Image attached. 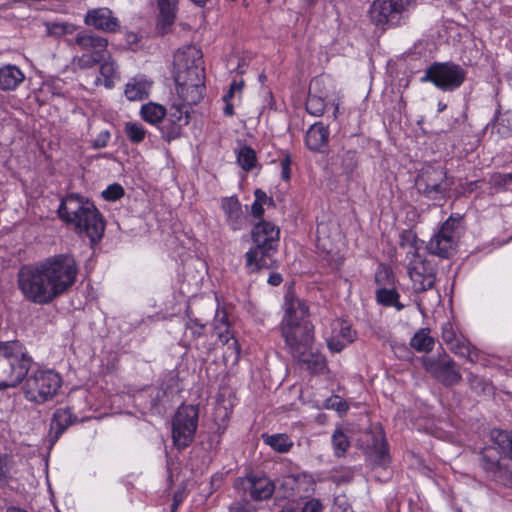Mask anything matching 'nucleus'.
Here are the masks:
<instances>
[{
  "label": "nucleus",
  "mask_w": 512,
  "mask_h": 512,
  "mask_svg": "<svg viewBox=\"0 0 512 512\" xmlns=\"http://www.w3.org/2000/svg\"><path fill=\"white\" fill-rule=\"evenodd\" d=\"M58 214L66 224H103L95 205L77 194H70L62 199Z\"/></svg>",
  "instance_id": "0eeeda50"
},
{
  "label": "nucleus",
  "mask_w": 512,
  "mask_h": 512,
  "mask_svg": "<svg viewBox=\"0 0 512 512\" xmlns=\"http://www.w3.org/2000/svg\"><path fill=\"white\" fill-rule=\"evenodd\" d=\"M364 439H361L366 443L367 449L373 450L376 454V462L380 465L385 464L388 461V450L384 443V437L379 432L374 434L372 432H366L363 435Z\"/></svg>",
  "instance_id": "4be33fe9"
},
{
  "label": "nucleus",
  "mask_w": 512,
  "mask_h": 512,
  "mask_svg": "<svg viewBox=\"0 0 512 512\" xmlns=\"http://www.w3.org/2000/svg\"><path fill=\"white\" fill-rule=\"evenodd\" d=\"M250 495L255 500H264L272 496L274 484L267 477L248 478Z\"/></svg>",
  "instance_id": "b1692460"
},
{
  "label": "nucleus",
  "mask_w": 512,
  "mask_h": 512,
  "mask_svg": "<svg viewBox=\"0 0 512 512\" xmlns=\"http://www.w3.org/2000/svg\"><path fill=\"white\" fill-rule=\"evenodd\" d=\"M306 110L311 115L321 116L325 110V102L321 97L309 94L306 101Z\"/></svg>",
  "instance_id": "c03bdc74"
},
{
  "label": "nucleus",
  "mask_w": 512,
  "mask_h": 512,
  "mask_svg": "<svg viewBox=\"0 0 512 512\" xmlns=\"http://www.w3.org/2000/svg\"><path fill=\"white\" fill-rule=\"evenodd\" d=\"M230 511L231 512H245V509L241 505L236 504V505L230 506Z\"/></svg>",
  "instance_id": "774afa93"
},
{
  "label": "nucleus",
  "mask_w": 512,
  "mask_h": 512,
  "mask_svg": "<svg viewBox=\"0 0 512 512\" xmlns=\"http://www.w3.org/2000/svg\"><path fill=\"white\" fill-rule=\"evenodd\" d=\"M264 213L263 206L257 202V200L254 201V203L251 206V214L255 219H261Z\"/></svg>",
  "instance_id": "680f3d73"
},
{
  "label": "nucleus",
  "mask_w": 512,
  "mask_h": 512,
  "mask_svg": "<svg viewBox=\"0 0 512 512\" xmlns=\"http://www.w3.org/2000/svg\"><path fill=\"white\" fill-rule=\"evenodd\" d=\"M109 132L105 131L101 133L93 142V146L95 148H103L107 145L108 139H109Z\"/></svg>",
  "instance_id": "052dcab7"
},
{
  "label": "nucleus",
  "mask_w": 512,
  "mask_h": 512,
  "mask_svg": "<svg viewBox=\"0 0 512 512\" xmlns=\"http://www.w3.org/2000/svg\"><path fill=\"white\" fill-rule=\"evenodd\" d=\"M100 64L101 77L95 79V84L100 85L103 83L106 88L110 89L114 87V79L117 77V65L114 61L109 60L107 56H105V60Z\"/></svg>",
  "instance_id": "c756f323"
},
{
  "label": "nucleus",
  "mask_w": 512,
  "mask_h": 512,
  "mask_svg": "<svg viewBox=\"0 0 512 512\" xmlns=\"http://www.w3.org/2000/svg\"><path fill=\"white\" fill-rule=\"evenodd\" d=\"M281 336L291 356L307 369L320 372L325 368V357L314 347V325L309 320L308 306L304 301L287 300Z\"/></svg>",
  "instance_id": "f03ea898"
},
{
  "label": "nucleus",
  "mask_w": 512,
  "mask_h": 512,
  "mask_svg": "<svg viewBox=\"0 0 512 512\" xmlns=\"http://www.w3.org/2000/svg\"><path fill=\"white\" fill-rule=\"evenodd\" d=\"M466 77L465 70L453 62H435L425 70L422 82H432L443 91L460 87Z\"/></svg>",
  "instance_id": "6e6552de"
},
{
  "label": "nucleus",
  "mask_w": 512,
  "mask_h": 512,
  "mask_svg": "<svg viewBox=\"0 0 512 512\" xmlns=\"http://www.w3.org/2000/svg\"><path fill=\"white\" fill-rule=\"evenodd\" d=\"M205 84L202 83L199 86H180L177 87L179 96L189 105L197 104L203 98V91Z\"/></svg>",
  "instance_id": "473e14b6"
},
{
  "label": "nucleus",
  "mask_w": 512,
  "mask_h": 512,
  "mask_svg": "<svg viewBox=\"0 0 512 512\" xmlns=\"http://www.w3.org/2000/svg\"><path fill=\"white\" fill-rule=\"evenodd\" d=\"M459 334L456 332V330L453 327V324L450 322H446L442 326V341L449 345Z\"/></svg>",
  "instance_id": "603ef678"
},
{
  "label": "nucleus",
  "mask_w": 512,
  "mask_h": 512,
  "mask_svg": "<svg viewBox=\"0 0 512 512\" xmlns=\"http://www.w3.org/2000/svg\"><path fill=\"white\" fill-rule=\"evenodd\" d=\"M430 330L422 328L410 340V346L418 352H430L434 347V338L429 335Z\"/></svg>",
  "instance_id": "7c9ffc66"
},
{
  "label": "nucleus",
  "mask_w": 512,
  "mask_h": 512,
  "mask_svg": "<svg viewBox=\"0 0 512 512\" xmlns=\"http://www.w3.org/2000/svg\"><path fill=\"white\" fill-rule=\"evenodd\" d=\"M413 0H374L369 10L371 22L382 30L400 23Z\"/></svg>",
  "instance_id": "9b49d317"
},
{
  "label": "nucleus",
  "mask_w": 512,
  "mask_h": 512,
  "mask_svg": "<svg viewBox=\"0 0 512 512\" xmlns=\"http://www.w3.org/2000/svg\"><path fill=\"white\" fill-rule=\"evenodd\" d=\"M278 512H297V508L293 503H287Z\"/></svg>",
  "instance_id": "69168bd1"
},
{
  "label": "nucleus",
  "mask_w": 512,
  "mask_h": 512,
  "mask_svg": "<svg viewBox=\"0 0 512 512\" xmlns=\"http://www.w3.org/2000/svg\"><path fill=\"white\" fill-rule=\"evenodd\" d=\"M290 165H291V161L288 157L284 158L281 161V169H282L281 174H282V178L284 180H289L291 177Z\"/></svg>",
  "instance_id": "bf43d9fd"
},
{
  "label": "nucleus",
  "mask_w": 512,
  "mask_h": 512,
  "mask_svg": "<svg viewBox=\"0 0 512 512\" xmlns=\"http://www.w3.org/2000/svg\"><path fill=\"white\" fill-rule=\"evenodd\" d=\"M235 91H236V81L231 83L229 91L224 95V97H223L224 102H229L230 99L234 96Z\"/></svg>",
  "instance_id": "0e129e2a"
},
{
  "label": "nucleus",
  "mask_w": 512,
  "mask_h": 512,
  "mask_svg": "<svg viewBox=\"0 0 512 512\" xmlns=\"http://www.w3.org/2000/svg\"><path fill=\"white\" fill-rule=\"evenodd\" d=\"M332 444L334 448L335 455L337 457H342L345 455L348 447L349 441L347 436L343 433L341 429H336L332 435Z\"/></svg>",
  "instance_id": "79ce46f5"
},
{
  "label": "nucleus",
  "mask_w": 512,
  "mask_h": 512,
  "mask_svg": "<svg viewBox=\"0 0 512 512\" xmlns=\"http://www.w3.org/2000/svg\"><path fill=\"white\" fill-rule=\"evenodd\" d=\"M490 182L495 187L504 188L508 184L512 183V173H508V174L495 173L491 176Z\"/></svg>",
  "instance_id": "3c124183"
},
{
  "label": "nucleus",
  "mask_w": 512,
  "mask_h": 512,
  "mask_svg": "<svg viewBox=\"0 0 512 512\" xmlns=\"http://www.w3.org/2000/svg\"><path fill=\"white\" fill-rule=\"evenodd\" d=\"M447 347L452 353L465 358L472 364L477 363L483 358L482 352L472 346L462 334L458 335Z\"/></svg>",
  "instance_id": "a211bd4d"
},
{
  "label": "nucleus",
  "mask_w": 512,
  "mask_h": 512,
  "mask_svg": "<svg viewBox=\"0 0 512 512\" xmlns=\"http://www.w3.org/2000/svg\"><path fill=\"white\" fill-rule=\"evenodd\" d=\"M452 183L447 178L445 168L427 165L423 167L416 179L420 193L431 200L443 199L451 189Z\"/></svg>",
  "instance_id": "1a4fd4ad"
},
{
  "label": "nucleus",
  "mask_w": 512,
  "mask_h": 512,
  "mask_svg": "<svg viewBox=\"0 0 512 512\" xmlns=\"http://www.w3.org/2000/svg\"><path fill=\"white\" fill-rule=\"evenodd\" d=\"M105 58L97 57L88 53H84L81 56H75L72 60V64L75 69L85 70L94 67L104 61Z\"/></svg>",
  "instance_id": "a19ab883"
},
{
  "label": "nucleus",
  "mask_w": 512,
  "mask_h": 512,
  "mask_svg": "<svg viewBox=\"0 0 512 512\" xmlns=\"http://www.w3.org/2000/svg\"><path fill=\"white\" fill-rule=\"evenodd\" d=\"M264 441L267 445L272 447L275 451L280 453H285L289 451L292 446V442L289 440L288 436L284 434H276V435H264Z\"/></svg>",
  "instance_id": "c9c22d12"
},
{
  "label": "nucleus",
  "mask_w": 512,
  "mask_h": 512,
  "mask_svg": "<svg viewBox=\"0 0 512 512\" xmlns=\"http://www.w3.org/2000/svg\"><path fill=\"white\" fill-rule=\"evenodd\" d=\"M483 469L497 483L512 486V471L509 469L506 458H498L494 448H485L481 453Z\"/></svg>",
  "instance_id": "ddd939ff"
},
{
  "label": "nucleus",
  "mask_w": 512,
  "mask_h": 512,
  "mask_svg": "<svg viewBox=\"0 0 512 512\" xmlns=\"http://www.w3.org/2000/svg\"><path fill=\"white\" fill-rule=\"evenodd\" d=\"M104 228L105 226H75V232L81 239L87 238L93 247L103 237Z\"/></svg>",
  "instance_id": "72a5a7b5"
},
{
  "label": "nucleus",
  "mask_w": 512,
  "mask_h": 512,
  "mask_svg": "<svg viewBox=\"0 0 512 512\" xmlns=\"http://www.w3.org/2000/svg\"><path fill=\"white\" fill-rule=\"evenodd\" d=\"M422 363L424 369L446 387L456 386L462 381L458 364L445 351L423 357Z\"/></svg>",
  "instance_id": "9d476101"
},
{
  "label": "nucleus",
  "mask_w": 512,
  "mask_h": 512,
  "mask_svg": "<svg viewBox=\"0 0 512 512\" xmlns=\"http://www.w3.org/2000/svg\"><path fill=\"white\" fill-rule=\"evenodd\" d=\"M78 269L69 254L49 257L18 272V287L24 298L45 305L68 291L76 281Z\"/></svg>",
  "instance_id": "f257e3e1"
},
{
  "label": "nucleus",
  "mask_w": 512,
  "mask_h": 512,
  "mask_svg": "<svg viewBox=\"0 0 512 512\" xmlns=\"http://www.w3.org/2000/svg\"><path fill=\"white\" fill-rule=\"evenodd\" d=\"M323 505L318 499H311L305 503L301 512H321Z\"/></svg>",
  "instance_id": "4d7b16f0"
},
{
  "label": "nucleus",
  "mask_w": 512,
  "mask_h": 512,
  "mask_svg": "<svg viewBox=\"0 0 512 512\" xmlns=\"http://www.w3.org/2000/svg\"><path fill=\"white\" fill-rule=\"evenodd\" d=\"M62 385L61 376L52 370H37L27 377L23 390L28 401L37 404L51 400Z\"/></svg>",
  "instance_id": "423d86ee"
},
{
  "label": "nucleus",
  "mask_w": 512,
  "mask_h": 512,
  "mask_svg": "<svg viewBox=\"0 0 512 512\" xmlns=\"http://www.w3.org/2000/svg\"><path fill=\"white\" fill-rule=\"evenodd\" d=\"M24 79V74L15 65H6L0 68V89L3 91L15 90Z\"/></svg>",
  "instance_id": "412c9836"
},
{
  "label": "nucleus",
  "mask_w": 512,
  "mask_h": 512,
  "mask_svg": "<svg viewBox=\"0 0 512 512\" xmlns=\"http://www.w3.org/2000/svg\"><path fill=\"white\" fill-rule=\"evenodd\" d=\"M329 139V130L322 123L313 124L306 132L305 142L312 151H322L327 146Z\"/></svg>",
  "instance_id": "6ab92c4d"
},
{
  "label": "nucleus",
  "mask_w": 512,
  "mask_h": 512,
  "mask_svg": "<svg viewBox=\"0 0 512 512\" xmlns=\"http://www.w3.org/2000/svg\"><path fill=\"white\" fill-rule=\"evenodd\" d=\"M224 114L226 116H232L234 114V108L233 105L229 102H226V106L224 107Z\"/></svg>",
  "instance_id": "338daca9"
},
{
  "label": "nucleus",
  "mask_w": 512,
  "mask_h": 512,
  "mask_svg": "<svg viewBox=\"0 0 512 512\" xmlns=\"http://www.w3.org/2000/svg\"><path fill=\"white\" fill-rule=\"evenodd\" d=\"M124 194H125L124 188L118 183H113V184L109 185L105 190L102 191L101 196L106 201H116V200L122 198L124 196Z\"/></svg>",
  "instance_id": "49530a36"
},
{
  "label": "nucleus",
  "mask_w": 512,
  "mask_h": 512,
  "mask_svg": "<svg viewBox=\"0 0 512 512\" xmlns=\"http://www.w3.org/2000/svg\"><path fill=\"white\" fill-rule=\"evenodd\" d=\"M159 17L158 27L162 33H166L168 28L174 23L176 16L177 3L158 0Z\"/></svg>",
  "instance_id": "cd10ccee"
},
{
  "label": "nucleus",
  "mask_w": 512,
  "mask_h": 512,
  "mask_svg": "<svg viewBox=\"0 0 512 512\" xmlns=\"http://www.w3.org/2000/svg\"><path fill=\"white\" fill-rule=\"evenodd\" d=\"M492 438L495 444L504 452L512 445V433L508 431L493 430Z\"/></svg>",
  "instance_id": "a18cd8bd"
},
{
  "label": "nucleus",
  "mask_w": 512,
  "mask_h": 512,
  "mask_svg": "<svg viewBox=\"0 0 512 512\" xmlns=\"http://www.w3.org/2000/svg\"><path fill=\"white\" fill-rule=\"evenodd\" d=\"M344 340L338 338V336L334 335L331 339L328 340V347L333 352H340L347 345Z\"/></svg>",
  "instance_id": "6e6d98bb"
},
{
  "label": "nucleus",
  "mask_w": 512,
  "mask_h": 512,
  "mask_svg": "<svg viewBox=\"0 0 512 512\" xmlns=\"http://www.w3.org/2000/svg\"><path fill=\"white\" fill-rule=\"evenodd\" d=\"M282 280V276L279 273H271L268 278V283L272 286H278Z\"/></svg>",
  "instance_id": "e2e57ef3"
},
{
  "label": "nucleus",
  "mask_w": 512,
  "mask_h": 512,
  "mask_svg": "<svg viewBox=\"0 0 512 512\" xmlns=\"http://www.w3.org/2000/svg\"><path fill=\"white\" fill-rule=\"evenodd\" d=\"M337 325L339 326V330L336 336H338V338L344 340L348 344L353 342L355 332L352 331L351 327L345 322H339Z\"/></svg>",
  "instance_id": "8fccbe9b"
},
{
  "label": "nucleus",
  "mask_w": 512,
  "mask_h": 512,
  "mask_svg": "<svg viewBox=\"0 0 512 512\" xmlns=\"http://www.w3.org/2000/svg\"><path fill=\"white\" fill-rule=\"evenodd\" d=\"M167 114V110L164 106L148 102L141 107L140 115L142 119L152 125H158L161 123Z\"/></svg>",
  "instance_id": "c85d7f7f"
},
{
  "label": "nucleus",
  "mask_w": 512,
  "mask_h": 512,
  "mask_svg": "<svg viewBox=\"0 0 512 512\" xmlns=\"http://www.w3.org/2000/svg\"><path fill=\"white\" fill-rule=\"evenodd\" d=\"M252 239L256 247L246 253L247 267L251 272L272 266L271 252L278 246V226H254Z\"/></svg>",
  "instance_id": "20e7f679"
},
{
  "label": "nucleus",
  "mask_w": 512,
  "mask_h": 512,
  "mask_svg": "<svg viewBox=\"0 0 512 512\" xmlns=\"http://www.w3.org/2000/svg\"><path fill=\"white\" fill-rule=\"evenodd\" d=\"M183 127L181 124H177L176 122H171L169 118H166L162 127L160 128L162 137L167 142H171L177 138H179L182 134Z\"/></svg>",
  "instance_id": "58836bf2"
},
{
  "label": "nucleus",
  "mask_w": 512,
  "mask_h": 512,
  "mask_svg": "<svg viewBox=\"0 0 512 512\" xmlns=\"http://www.w3.org/2000/svg\"><path fill=\"white\" fill-rule=\"evenodd\" d=\"M458 238L453 226H440L427 244L430 254L440 258H450L456 251Z\"/></svg>",
  "instance_id": "4468645a"
},
{
  "label": "nucleus",
  "mask_w": 512,
  "mask_h": 512,
  "mask_svg": "<svg viewBox=\"0 0 512 512\" xmlns=\"http://www.w3.org/2000/svg\"><path fill=\"white\" fill-rule=\"evenodd\" d=\"M399 294L395 289H379L377 291V300L385 306H394L397 310H401L403 305L398 302Z\"/></svg>",
  "instance_id": "4c0bfd02"
},
{
  "label": "nucleus",
  "mask_w": 512,
  "mask_h": 512,
  "mask_svg": "<svg viewBox=\"0 0 512 512\" xmlns=\"http://www.w3.org/2000/svg\"><path fill=\"white\" fill-rule=\"evenodd\" d=\"M336 238H340L337 227L317 226L316 245L326 253H331L334 248Z\"/></svg>",
  "instance_id": "393cba45"
},
{
  "label": "nucleus",
  "mask_w": 512,
  "mask_h": 512,
  "mask_svg": "<svg viewBox=\"0 0 512 512\" xmlns=\"http://www.w3.org/2000/svg\"><path fill=\"white\" fill-rule=\"evenodd\" d=\"M174 80L177 87L199 86L204 83L205 71L202 53L195 46H189L178 51L174 58Z\"/></svg>",
  "instance_id": "39448f33"
},
{
  "label": "nucleus",
  "mask_w": 512,
  "mask_h": 512,
  "mask_svg": "<svg viewBox=\"0 0 512 512\" xmlns=\"http://www.w3.org/2000/svg\"><path fill=\"white\" fill-rule=\"evenodd\" d=\"M256 161V153L252 148L248 146L240 148L237 154V162L242 169L245 171H250L255 167Z\"/></svg>",
  "instance_id": "e433bc0d"
},
{
  "label": "nucleus",
  "mask_w": 512,
  "mask_h": 512,
  "mask_svg": "<svg viewBox=\"0 0 512 512\" xmlns=\"http://www.w3.org/2000/svg\"><path fill=\"white\" fill-rule=\"evenodd\" d=\"M8 472V457L6 455L0 456V481L6 480Z\"/></svg>",
  "instance_id": "13d9d810"
},
{
  "label": "nucleus",
  "mask_w": 512,
  "mask_h": 512,
  "mask_svg": "<svg viewBox=\"0 0 512 512\" xmlns=\"http://www.w3.org/2000/svg\"><path fill=\"white\" fill-rule=\"evenodd\" d=\"M198 425V408L183 405L178 408L172 420V438L178 449L187 447L194 439Z\"/></svg>",
  "instance_id": "f8f14e48"
},
{
  "label": "nucleus",
  "mask_w": 512,
  "mask_h": 512,
  "mask_svg": "<svg viewBox=\"0 0 512 512\" xmlns=\"http://www.w3.org/2000/svg\"><path fill=\"white\" fill-rule=\"evenodd\" d=\"M414 292L422 293L433 288L436 281L435 269L424 259L407 269Z\"/></svg>",
  "instance_id": "dca6fc26"
},
{
  "label": "nucleus",
  "mask_w": 512,
  "mask_h": 512,
  "mask_svg": "<svg viewBox=\"0 0 512 512\" xmlns=\"http://www.w3.org/2000/svg\"><path fill=\"white\" fill-rule=\"evenodd\" d=\"M216 325L215 330L218 334V337L221 342L228 343L229 336H228V325H227V319L225 313L222 314V316L217 315L216 318Z\"/></svg>",
  "instance_id": "de8ad7c7"
},
{
  "label": "nucleus",
  "mask_w": 512,
  "mask_h": 512,
  "mask_svg": "<svg viewBox=\"0 0 512 512\" xmlns=\"http://www.w3.org/2000/svg\"><path fill=\"white\" fill-rule=\"evenodd\" d=\"M466 380L470 390L478 396H493L495 394L496 388L488 379L468 371Z\"/></svg>",
  "instance_id": "a878e982"
},
{
  "label": "nucleus",
  "mask_w": 512,
  "mask_h": 512,
  "mask_svg": "<svg viewBox=\"0 0 512 512\" xmlns=\"http://www.w3.org/2000/svg\"><path fill=\"white\" fill-rule=\"evenodd\" d=\"M151 82L143 77L132 78L125 87V96L129 101H140L147 98Z\"/></svg>",
  "instance_id": "5701e85b"
},
{
  "label": "nucleus",
  "mask_w": 512,
  "mask_h": 512,
  "mask_svg": "<svg viewBox=\"0 0 512 512\" xmlns=\"http://www.w3.org/2000/svg\"><path fill=\"white\" fill-rule=\"evenodd\" d=\"M326 407L335 409L338 412H345L348 409L346 402H344L339 396H333L327 399Z\"/></svg>",
  "instance_id": "864d4df0"
},
{
  "label": "nucleus",
  "mask_w": 512,
  "mask_h": 512,
  "mask_svg": "<svg viewBox=\"0 0 512 512\" xmlns=\"http://www.w3.org/2000/svg\"><path fill=\"white\" fill-rule=\"evenodd\" d=\"M84 22L96 30L115 33L120 30V22L112 10L107 7L94 8L87 11Z\"/></svg>",
  "instance_id": "2eb2a0df"
},
{
  "label": "nucleus",
  "mask_w": 512,
  "mask_h": 512,
  "mask_svg": "<svg viewBox=\"0 0 512 512\" xmlns=\"http://www.w3.org/2000/svg\"><path fill=\"white\" fill-rule=\"evenodd\" d=\"M74 43L88 54L103 57L108 56V40L91 31L82 30L78 32L74 38Z\"/></svg>",
  "instance_id": "f3484780"
},
{
  "label": "nucleus",
  "mask_w": 512,
  "mask_h": 512,
  "mask_svg": "<svg viewBox=\"0 0 512 512\" xmlns=\"http://www.w3.org/2000/svg\"><path fill=\"white\" fill-rule=\"evenodd\" d=\"M45 27L47 34L55 38L72 34L76 30V26L68 22H46Z\"/></svg>",
  "instance_id": "f704fd0d"
},
{
  "label": "nucleus",
  "mask_w": 512,
  "mask_h": 512,
  "mask_svg": "<svg viewBox=\"0 0 512 512\" xmlns=\"http://www.w3.org/2000/svg\"><path fill=\"white\" fill-rule=\"evenodd\" d=\"M342 167L345 173L350 174L357 167V155L353 151H347L342 156Z\"/></svg>",
  "instance_id": "09e8293b"
},
{
  "label": "nucleus",
  "mask_w": 512,
  "mask_h": 512,
  "mask_svg": "<svg viewBox=\"0 0 512 512\" xmlns=\"http://www.w3.org/2000/svg\"><path fill=\"white\" fill-rule=\"evenodd\" d=\"M255 200L259 202L263 207L266 205L268 207L274 206V200L272 197H269L266 192L261 189H256L254 192Z\"/></svg>",
  "instance_id": "5fc2aeb1"
},
{
  "label": "nucleus",
  "mask_w": 512,
  "mask_h": 512,
  "mask_svg": "<svg viewBox=\"0 0 512 512\" xmlns=\"http://www.w3.org/2000/svg\"><path fill=\"white\" fill-rule=\"evenodd\" d=\"M124 131L128 139L133 143H140L144 140L146 130L139 123L127 122Z\"/></svg>",
  "instance_id": "37998d69"
},
{
  "label": "nucleus",
  "mask_w": 512,
  "mask_h": 512,
  "mask_svg": "<svg viewBox=\"0 0 512 512\" xmlns=\"http://www.w3.org/2000/svg\"><path fill=\"white\" fill-rule=\"evenodd\" d=\"M221 207L225 212L228 221L238 222L243 215L242 206L237 197H226L222 200Z\"/></svg>",
  "instance_id": "2f4dec72"
},
{
  "label": "nucleus",
  "mask_w": 512,
  "mask_h": 512,
  "mask_svg": "<svg viewBox=\"0 0 512 512\" xmlns=\"http://www.w3.org/2000/svg\"><path fill=\"white\" fill-rule=\"evenodd\" d=\"M401 247L406 249L405 261L407 269L425 259L419 254V242L412 230H405L402 234Z\"/></svg>",
  "instance_id": "aec40b11"
},
{
  "label": "nucleus",
  "mask_w": 512,
  "mask_h": 512,
  "mask_svg": "<svg viewBox=\"0 0 512 512\" xmlns=\"http://www.w3.org/2000/svg\"><path fill=\"white\" fill-rule=\"evenodd\" d=\"M31 364L32 358L19 342L0 343V389L21 383Z\"/></svg>",
  "instance_id": "7ed1b4c3"
},
{
  "label": "nucleus",
  "mask_w": 512,
  "mask_h": 512,
  "mask_svg": "<svg viewBox=\"0 0 512 512\" xmlns=\"http://www.w3.org/2000/svg\"><path fill=\"white\" fill-rule=\"evenodd\" d=\"M76 419L69 408L57 409L51 420V429H55V438H58Z\"/></svg>",
  "instance_id": "bb28decb"
},
{
  "label": "nucleus",
  "mask_w": 512,
  "mask_h": 512,
  "mask_svg": "<svg viewBox=\"0 0 512 512\" xmlns=\"http://www.w3.org/2000/svg\"><path fill=\"white\" fill-rule=\"evenodd\" d=\"M166 115L171 122L179 123L182 127L188 125L190 120L189 112L183 105H172Z\"/></svg>",
  "instance_id": "ea45409f"
}]
</instances>
